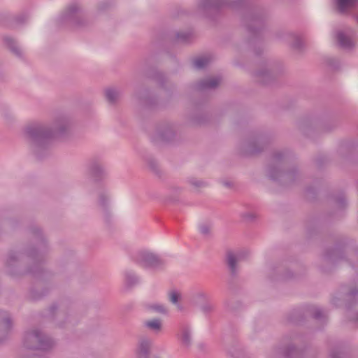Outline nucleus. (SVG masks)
I'll list each match as a JSON object with an SVG mask.
<instances>
[{"label": "nucleus", "instance_id": "obj_37", "mask_svg": "<svg viewBox=\"0 0 358 358\" xmlns=\"http://www.w3.org/2000/svg\"><path fill=\"white\" fill-rule=\"evenodd\" d=\"M282 155L280 153H273L272 155H270V161L272 159L273 161L278 160L281 159Z\"/></svg>", "mask_w": 358, "mask_h": 358}, {"label": "nucleus", "instance_id": "obj_18", "mask_svg": "<svg viewBox=\"0 0 358 358\" xmlns=\"http://www.w3.org/2000/svg\"><path fill=\"white\" fill-rule=\"evenodd\" d=\"M180 339L185 346L188 348L191 345V334L188 326L182 327Z\"/></svg>", "mask_w": 358, "mask_h": 358}, {"label": "nucleus", "instance_id": "obj_30", "mask_svg": "<svg viewBox=\"0 0 358 358\" xmlns=\"http://www.w3.org/2000/svg\"><path fill=\"white\" fill-rule=\"evenodd\" d=\"M46 293H38L36 290H31L30 292V297L32 300L36 301L41 299Z\"/></svg>", "mask_w": 358, "mask_h": 358}, {"label": "nucleus", "instance_id": "obj_13", "mask_svg": "<svg viewBox=\"0 0 358 358\" xmlns=\"http://www.w3.org/2000/svg\"><path fill=\"white\" fill-rule=\"evenodd\" d=\"M241 259V257L240 255H238L236 257L231 251H228L227 252V263L228 267L230 270L231 274L232 275H235L236 274L237 262Z\"/></svg>", "mask_w": 358, "mask_h": 358}, {"label": "nucleus", "instance_id": "obj_4", "mask_svg": "<svg viewBox=\"0 0 358 358\" xmlns=\"http://www.w3.org/2000/svg\"><path fill=\"white\" fill-rule=\"evenodd\" d=\"M248 4V0H199V7L205 13L213 12L218 14L224 7L240 8Z\"/></svg>", "mask_w": 358, "mask_h": 358}, {"label": "nucleus", "instance_id": "obj_22", "mask_svg": "<svg viewBox=\"0 0 358 358\" xmlns=\"http://www.w3.org/2000/svg\"><path fill=\"white\" fill-rule=\"evenodd\" d=\"M125 281L127 286L131 287L138 282V278L134 273L126 271Z\"/></svg>", "mask_w": 358, "mask_h": 358}, {"label": "nucleus", "instance_id": "obj_27", "mask_svg": "<svg viewBox=\"0 0 358 358\" xmlns=\"http://www.w3.org/2000/svg\"><path fill=\"white\" fill-rule=\"evenodd\" d=\"M287 358H295L298 354V350L294 346H289L284 352Z\"/></svg>", "mask_w": 358, "mask_h": 358}, {"label": "nucleus", "instance_id": "obj_24", "mask_svg": "<svg viewBox=\"0 0 358 358\" xmlns=\"http://www.w3.org/2000/svg\"><path fill=\"white\" fill-rule=\"evenodd\" d=\"M252 20L257 24V27H252L250 25H248V31L252 34H257L260 32L262 22L260 17H252Z\"/></svg>", "mask_w": 358, "mask_h": 358}, {"label": "nucleus", "instance_id": "obj_17", "mask_svg": "<svg viewBox=\"0 0 358 358\" xmlns=\"http://www.w3.org/2000/svg\"><path fill=\"white\" fill-rule=\"evenodd\" d=\"M358 0H336L339 12L344 13L348 10L353 8Z\"/></svg>", "mask_w": 358, "mask_h": 358}, {"label": "nucleus", "instance_id": "obj_43", "mask_svg": "<svg viewBox=\"0 0 358 358\" xmlns=\"http://www.w3.org/2000/svg\"><path fill=\"white\" fill-rule=\"evenodd\" d=\"M243 217L247 220H252L253 215L250 213H247L243 215Z\"/></svg>", "mask_w": 358, "mask_h": 358}, {"label": "nucleus", "instance_id": "obj_38", "mask_svg": "<svg viewBox=\"0 0 358 358\" xmlns=\"http://www.w3.org/2000/svg\"><path fill=\"white\" fill-rule=\"evenodd\" d=\"M190 183L192 185H194L195 187H201L203 185V182L202 181L194 180H191Z\"/></svg>", "mask_w": 358, "mask_h": 358}, {"label": "nucleus", "instance_id": "obj_44", "mask_svg": "<svg viewBox=\"0 0 358 358\" xmlns=\"http://www.w3.org/2000/svg\"><path fill=\"white\" fill-rule=\"evenodd\" d=\"M108 3H102L99 5L100 10H104L108 6Z\"/></svg>", "mask_w": 358, "mask_h": 358}, {"label": "nucleus", "instance_id": "obj_39", "mask_svg": "<svg viewBox=\"0 0 358 358\" xmlns=\"http://www.w3.org/2000/svg\"><path fill=\"white\" fill-rule=\"evenodd\" d=\"M212 310V306L210 305H205L202 307V310L206 313H208L209 312H210Z\"/></svg>", "mask_w": 358, "mask_h": 358}, {"label": "nucleus", "instance_id": "obj_19", "mask_svg": "<svg viewBox=\"0 0 358 358\" xmlns=\"http://www.w3.org/2000/svg\"><path fill=\"white\" fill-rule=\"evenodd\" d=\"M289 45L295 50H300L303 47V41L301 38L295 35V34H291L289 36Z\"/></svg>", "mask_w": 358, "mask_h": 358}, {"label": "nucleus", "instance_id": "obj_16", "mask_svg": "<svg viewBox=\"0 0 358 358\" xmlns=\"http://www.w3.org/2000/svg\"><path fill=\"white\" fill-rule=\"evenodd\" d=\"M3 42L13 54H15L18 57H22V51L20 48L17 45L16 41L13 38L5 36L3 38Z\"/></svg>", "mask_w": 358, "mask_h": 358}, {"label": "nucleus", "instance_id": "obj_1", "mask_svg": "<svg viewBox=\"0 0 358 358\" xmlns=\"http://www.w3.org/2000/svg\"><path fill=\"white\" fill-rule=\"evenodd\" d=\"M69 128L67 120L59 117L54 129L47 127L39 123H34L26 127L25 133L40 148L46 147L52 140L66 135Z\"/></svg>", "mask_w": 358, "mask_h": 358}, {"label": "nucleus", "instance_id": "obj_32", "mask_svg": "<svg viewBox=\"0 0 358 358\" xmlns=\"http://www.w3.org/2000/svg\"><path fill=\"white\" fill-rule=\"evenodd\" d=\"M200 232L204 235L207 236L210 234V227L207 224H202L199 227Z\"/></svg>", "mask_w": 358, "mask_h": 358}, {"label": "nucleus", "instance_id": "obj_42", "mask_svg": "<svg viewBox=\"0 0 358 358\" xmlns=\"http://www.w3.org/2000/svg\"><path fill=\"white\" fill-rule=\"evenodd\" d=\"M337 202L341 206H343L345 203V199L343 197L339 198L338 199Z\"/></svg>", "mask_w": 358, "mask_h": 358}, {"label": "nucleus", "instance_id": "obj_25", "mask_svg": "<svg viewBox=\"0 0 358 358\" xmlns=\"http://www.w3.org/2000/svg\"><path fill=\"white\" fill-rule=\"evenodd\" d=\"M145 324L149 329L155 330V331L160 330L161 327H162L160 321L157 319H154L150 321H147V322H145Z\"/></svg>", "mask_w": 358, "mask_h": 358}, {"label": "nucleus", "instance_id": "obj_50", "mask_svg": "<svg viewBox=\"0 0 358 358\" xmlns=\"http://www.w3.org/2000/svg\"><path fill=\"white\" fill-rule=\"evenodd\" d=\"M58 326H59V327H64V324H63V323H62V322H59V323L58 324Z\"/></svg>", "mask_w": 358, "mask_h": 358}, {"label": "nucleus", "instance_id": "obj_20", "mask_svg": "<svg viewBox=\"0 0 358 358\" xmlns=\"http://www.w3.org/2000/svg\"><path fill=\"white\" fill-rule=\"evenodd\" d=\"M105 96L110 103L113 104L117 101L119 93L113 88H108L105 90Z\"/></svg>", "mask_w": 358, "mask_h": 358}, {"label": "nucleus", "instance_id": "obj_7", "mask_svg": "<svg viewBox=\"0 0 358 358\" xmlns=\"http://www.w3.org/2000/svg\"><path fill=\"white\" fill-rule=\"evenodd\" d=\"M12 329V320L7 312L0 311V343L8 335Z\"/></svg>", "mask_w": 358, "mask_h": 358}, {"label": "nucleus", "instance_id": "obj_28", "mask_svg": "<svg viewBox=\"0 0 358 358\" xmlns=\"http://www.w3.org/2000/svg\"><path fill=\"white\" fill-rule=\"evenodd\" d=\"M152 78L157 80L162 87H164V83L166 82V77L162 73L155 71L152 75Z\"/></svg>", "mask_w": 358, "mask_h": 358}, {"label": "nucleus", "instance_id": "obj_35", "mask_svg": "<svg viewBox=\"0 0 358 358\" xmlns=\"http://www.w3.org/2000/svg\"><path fill=\"white\" fill-rule=\"evenodd\" d=\"M150 308L152 310H154L158 313H166V309L164 308V307L162 305H153V306H151Z\"/></svg>", "mask_w": 358, "mask_h": 358}, {"label": "nucleus", "instance_id": "obj_36", "mask_svg": "<svg viewBox=\"0 0 358 358\" xmlns=\"http://www.w3.org/2000/svg\"><path fill=\"white\" fill-rule=\"evenodd\" d=\"M99 203L100 206L105 208L107 203V198L103 194H101L99 196Z\"/></svg>", "mask_w": 358, "mask_h": 358}, {"label": "nucleus", "instance_id": "obj_31", "mask_svg": "<svg viewBox=\"0 0 358 358\" xmlns=\"http://www.w3.org/2000/svg\"><path fill=\"white\" fill-rule=\"evenodd\" d=\"M27 20V16L25 14H21L14 17L13 21L15 24H23Z\"/></svg>", "mask_w": 358, "mask_h": 358}, {"label": "nucleus", "instance_id": "obj_3", "mask_svg": "<svg viewBox=\"0 0 358 358\" xmlns=\"http://www.w3.org/2000/svg\"><path fill=\"white\" fill-rule=\"evenodd\" d=\"M54 345L55 341L38 329L28 331L24 335V345L27 349L48 350Z\"/></svg>", "mask_w": 358, "mask_h": 358}, {"label": "nucleus", "instance_id": "obj_40", "mask_svg": "<svg viewBox=\"0 0 358 358\" xmlns=\"http://www.w3.org/2000/svg\"><path fill=\"white\" fill-rule=\"evenodd\" d=\"M149 165L154 171H157V164L155 163V162L152 160L150 161Z\"/></svg>", "mask_w": 358, "mask_h": 358}, {"label": "nucleus", "instance_id": "obj_51", "mask_svg": "<svg viewBox=\"0 0 358 358\" xmlns=\"http://www.w3.org/2000/svg\"><path fill=\"white\" fill-rule=\"evenodd\" d=\"M10 275H13V273L12 271L10 272Z\"/></svg>", "mask_w": 358, "mask_h": 358}, {"label": "nucleus", "instance_id": "obj_14", "mask_svg": "<svg viewBox=\"0 0 358 358\" xmlns=\"http://www.w3.org/2000/svg\"><path fill=\"white\" fill-rule=\"evenodd\" d=\"M90 172L91 176L95 181L101 180L105 176V171L102 166L96 162L91 164L90 167Z\"/></svg>", "mask_w": 358, "mask_h": 358}, {"label": "nucleus", "instance_id": "obj_48", "mask_svg": "<svg viewBox=\"0 0 358 358\" xmlns=\"http://www.w3.org/2000/svg\"><path fill=\"white\" fill-rule=\"evenodd\" d=\"M199 348L200 350L203 351L205 350L206 346L204 344L201 343L199 345Z\"/></svg>", "mask_w": 358, "mask_h": 358}, {"label": "nucleus", "instance_id": "obj_46", "mask_svg": "<svg viewBox=\"0 0 358 358\" xmlns=\"http://www.w3.org/2000/svg\"><path fill=\"white\" fill-rule=\"evenodd\" d=\"M331 356L333 358H342L341 355H336L335 352H331Z\"/></svg>", "mask_w": 358, "mask_h": 358}, {"label": "nucleus", "instance_id": "obj_11", "mask_svg": "<svg viewBox=\"0 0 358 358\" xmlns=\"http://www.w3.org/2000/svg\"><path fill=\"white\" fill-rule=\"evenodd\" d=\"M337 41L339 45L345 50H350L355 45V43L351 36L342 31L337 33Z\"/></svg>", "mask_w": 358, "mask_h": 358}, {"label": "nucleus", "instance_id": "obj_33", "mask_svg": "<svg viewBox=\"0 0 358 358\" xmlns=\"http://www.w3.org/2000/svg\"><path fill=\"white\" fill-rule=\"evenodd\" d=\"M180 298V294L177 292H172L170 294V301L173 303H176Z\"/></svg>", "mask_w": 358, "mask_h": 358}, {"label": "nucleus", "instance_id": "obj_8", "mask_svg": "<svg viewBox=\"0 0 358 358\" xmlns=\"http://www.w3.org/2000/svg\"><path fill=\"white\" fill-rule=\"evenodd\" d=\"M175 136V133L170 125L160 127L157 129L156 134L152 138L153 142H170Z\"/></svg>", "mask_w": 358, "mask_h": 358}, {"label": "nucleus", "instance_id": "obj_26", "mask_svg": "<svg viewBox=\"0 0 358 358\" xmlns=\"http://www.w3.org/2000/svg\"><path fill=\"white\" fill-rule=\"evenodd\" d=\"M17 262V256L15 252H10L8 254V259L6 260V266L8 267H11Z\"/></svg>", "mask_w": 358, "mask_h": 358}, {"label": "nucleus", "instance_id": "obj_23", "mask_svg": "<svg viewBox=\"0 0 358 358\" xmlns=\"http://www.w3.org/2000/svg\"><path fill=\"white\" fill-rule=\"evenodd\" d=\"M210 62V58L209 57H197L194 60V66L196 69H202L208 64Z\"/></svg>", "mask_w": 358, "mask_h": 358}, {"label": "nucleus", "instance_id": "obj_6", "mask_svg": "<svg viewBox=\"0 0 358 358\" xmlns=\"http://www.w3.org/2000/svg\"><path fill=\"white\" fill-rule=\"evenodd\" d=\"M62 21H69L75 27H83L85 24V20L82 15L81 8L77 3H73L67 8L61 16Z\"/></svg>", "mask_w": 358, "mask_h": 358}, {"label": "nucleus", "instance_id": "obj_47", "mask_svg": "<svg viewBox=\"0 0 358 358\" xmlns=\"http://www.w3.org/2000/svg\"><path fill=\"white\" fill-rule=\"evenodd\" d=\"M277 178L273 175V171L270 169V179L275 180Z\"/></svg>", "mask_w": 358, "mask_h": 358}, {"label": "nucleus", "instance_id": "obj_2", "mask_svg": "<svg viewBox=\"0 0 358 358\" xmlns=\"http://www.w3.org/2000/svg\"><path fill=\"white\" fill-rule=\"evenodd\" d=\"M30 230L31 234L36 236L38 240V246L37 248H30L27 251V256L33 261V265L29 268L27 273L34 278H39L44 273L43 262L46 243L40 229L31 227Z\"/></svg>", "mask_w": 358, "mask_h": 358}, {"label": "nucleus", "instance_id": "obj_12", "mask_svg": "<svg viewBox=\"0 0 358 358\" xmlns=\"http://www.w3.org/2000/svg\"><path fill=\"white\" fill-rule=\"evenodd\" d=\"M151 342L147 338L140 340L137 349L138 358H149Z\"/></svg>", "mask_w": 358, "mask_h": 358}, {"label": "nucleus", "instance_id": "obj_41", "mask_svg": "<svg viewBox=\"0 0 358 358\" xmlns=\"http://www.w3.org/2000/svg\"><path fill=\"white\" fill-rule=\"evenodd\" d=\"M60 315H62L63 317H64L65 318V322L66 321H68L69 322H72V318L71 317H69V315H66V313H59Z\"/></svg>", "mask_w": 358, "mask_h": 358}, {"label": "nucleus", "instance_id": "obj_52", "mask_svg": "<svg viewBox=\"0 0 358 358\" xmlns=\"http://www.w3.org/2000/svg\"><path fill=\"white\" fill-rule=\"evenodd\" d=\"M356 320H358V317H357V319H356Z\"/></svg>", "mask_w": 358, "mask_h": 358}, {"label": "nucleus", "instance_id": "obj_15", "mask_svg": "<svg viewBox=\"0 0 358 358\" xmlns=\"http://www.w3.org/2000/svg\"><path fill=\"white\" fill-rule=\"evenodd\" d=\"M256 81L261 85H266L268 81V70L265 65L262 69H258L254 75Z\"/></svg>", "mask_w": 358, "mask_h": 358}, {"label": "nucleus", "instance_id": "obj_10", "mask_svg": "<svg viewBox=\"0 0 358 358\" xmlns=\"http://www.w3.org/2000/svg\"><path fill=\"white\" fill-rule=\"evenodd\" d=\"M264 145L262 143V136H258L250 140L248 143L246 155H253L263 151Z\"/></svg>", "mask_w": 358, "mask_h": 358}, {"label": "nucleus", "instance_id": "obj_9", "mask_svg": "<svg viewBox=\"0 0 358 358\" xmlns=\"http://www.w3.org/2000/svg\"><path fill=\"white\" fill-rule=\"evenodd\" d=\"M220 81L221 78L220 77L208 78L198 81L195 85V88L199 91L215 89L219 85Z\"/></svg>", "mask_w": 358, "mask_h": 358}, {"label": "nucleus", "instance_id": "obj_53", "mask_svg": "<svg viewBox=\"0 0 358 358\" xmlns=\"http://www.w3.org/2000/svg\"><path fill=\"white\" fill-rule=\"evenodd\" d=\"M357 22H358V17H357Z\"/></svg>", "mask_w": 358, "mask_h": 358}, {"label": "nucleus", "instance_id": "obj_34", "mask_svg": "<svg viewBox=\"0 0 358 358\" xmlns=\"http://www.w3.org/2000/svg\"><path fill=\"white\" fill-rule=\"evenodd\" d=\"M58 309V306L56 303H53L48 310V315L50 317H54L56 310Z\"/></svg>", "mask_w": 358, "mask_h": 358}, {"label": "nucleus", "instance_id": "obj_49", "mask_svg": "<svg viewBox=\"0 0 358 358\" xmlns=\"http://www.w3.org/2000/svg\"><path fill=\"white\" fill-rule=\"evenodd\" d=\"M224 185L227 187H231V184L229 182H224Z\"/></svg>", "mask_w": 358, "mask_h": 358}, {"label": "nucleus", "instance_id": "obj_5", "mask_svg": "<svg viewBox=\"0 0 358 358\" xmlns=\"http://www.w3.org/2000/svg\"><path fill=\"white\" fill-rule=\"evenodd\" d=\"M131 260L145 268H158L164 265V261L156 254L148 251H138L131 257Z\"/></svg>", "mask_w": 358, "mask_h": 358}, {"label": "nucleus", "instance_id": "obj_45", "mask_svg": "<svg viewBox=\"0 0 358 358\" xmlns=\"http://www.w3.org/2000/svg\"><path fill=\"white\" fill-rule=\"evenodd\" d=\"M357 294H358V290H357V289H352L350 292V296H355Z\"/></svg>", "mask_w": 358, "mask_h": 358}, {"label": "nucleus", "instance_id": "obj_29", "mask_svg": "<svg viewBox=\"0 0 358 358\" xmlns=\"http://www.w3.org/2000/svg\"><path fill=\"white\" fill-rule=\"evenodd\" d=\"M313 317L315 319L320 320V319H322L323 317H324V313L322 311V310H320V308H315L313 310Z\"/></svg>", "mask_w": 358, "mask_h": 358}, {"label": "nucleus", "instance_id": "obj_21", "mask_svg": "<svg viewBox=\"0 0 358 358\" xmlns=\"http://www.w3.org/2000/svg\"><path fill=\"white\" fill-rule=\"evenodd\" d=\"M193 34L192 31H186V32H178L176 34V38L178 41L187 43H190L193 39Z\"/></svg>", "mask_w": 358, "mask_h": 358}]
</instances>
